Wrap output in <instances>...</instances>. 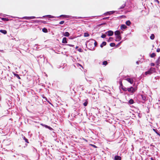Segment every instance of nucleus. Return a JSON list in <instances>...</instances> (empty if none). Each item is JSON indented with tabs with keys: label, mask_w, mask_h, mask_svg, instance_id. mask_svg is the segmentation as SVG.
Instances as JSON below:
<instances>
[{
	"label": "nucleus",
	"mask_w": 160,
	"mask_h": 160,
	"mask_svg": "<svg viewBox=\"0 0 160 160\" xmlns=\"http://www.w3.org/2000/svg\"><path fill=\"white\" fill-rule=\"evenodd\" d=\"M156 72V69L155 68H151L147 71L145 72V74L146 75L148 74L150 75Z\"/></svg>",
	"instance_id": "obj_1"
},
{
	"label": "nucleus",
	"mask_w": 160,
	"mask_h": 160,
	"mask_svg": "<svg viewBox=\"0 0 160 160\" xmlns=\"http://www.w3.org/2000/svg\"><path fill=\"white\" fill-rule=\"evenodd\" d=\"M127 90L129 92L133 93L137 90V88H133V87H131L130 88H128Z\"/></svg>",
	"instance_id": "obj_2"
},
{
	"label": "nucleus",
	"mask_w": 160,
	"mask_h": 160,
	"mask_svg": "<svg viewBox=\"0 0 160 160\" xmlns=\"http://www.w3.org/2000/svg\"><path fill=\"white\" fill-rule=\"evenodd\" d=\"M138 98L139 99H142L144 101L146 100V97L144 95L140 94L138 95Z\"/></svg>",
	"instance_id": "obj_3"
},
{
	"label": "nucleus",
	"mask_w": 160,
	"mask_h": 160,
	"mask_svg": "<svg viewBox=\"0 0 160 160\" xmlns=\"http://www.w3.org/2000/svg\"><path fill=\"white\" fill-rule=\"evenodd\" d=\"M108 33V36H112L113 34V32L111 30L108 31L107 32H106V33Z\"/></svg>",
	"instance_id": "obj_4"
},
{
	"label": "nucleus",
	"mask_w": 160,
	"mask_h": 160,
	"mask_svg": "<svg viewBox=\"0 0 160 160\" xmlns=\"http://www.w3.org/2000/svg\"><path fill=\"white\" fill-rule=\"evenodd\" d=\"M122 39V38L120 35L116 36V41H120Z\"/></svg>",
	"instance_id": "obj_5"
},
{
	"label": "nucleus",
	"mask_w": 160,
	"mask_h": 160,
	"mask_svg": "<svg viewBox=\"0 0 160 160\" xmlns=\"http://www.w3.org/2000/svg\"><path fill=\"white\" fill-rule=\"evenodd\" d=\"M126 80L131 84H132L133 82V80L132 78H127Z\"/></svg>",
	"instance_id": "obj_6"
},
{
	"label": "nucleus",
	"mask_w": 160,
	"mask_h": 160,
	"mask_svg": "<svg viewBox=\"0 0 160 160\" xmlns=\"http://www.w3.org/2000/svg\"><path fill=\"white\" fill-rule=\"evenodd\" d=\"M23 18L26 19H32L35 18V17L34 16L32 17H24Z\"/></svg>",
	"instance_id": "obj_7"
},
{
	"label": "nucleus",
	"mask_w": 160,
	"mask_h": 160,
	"mask_svg": "<svg viewBox=\"0 0 160 160\" xmlns=\"http://www.w3.org/2000/svg\"><path fill=\"white\" fill-rule=\"evenodd\" d=\"M114 160H121V158L120 156L116 155L114 157Z\"/></svg>",
	"instance_id": "obj_8"
},
{
	"label": "nucleus",
	"mask_w": 160,
	"mask_h": 160,
	"mask_svg": "<svg viewBox=\"0 0 160 160\" xmlns=\"http://www.w3.org/2000/svg\"><path fill=\"white\" fill-rule=\"evenodd\" d=\"M114 34L116 36L119 35L120 34V32L119 30H117L114 32Z\"/></svg>",
	"instance_id": "obj_9"
},
{
	"label": "nucleus",
	"mask_w": 160,
	"mask_h": 160,
	"mask_svg": "<svg viewBox=\"0 0 160 160\" xmlns=\"http://www.w3.org/2000/svg\"><path fill=\"white\" fill-rule=\"evenodd\" d=\"M126 6V3L125 2H123V4H122L121 5V6H120L119 8L118 9H122L124 7Z\"/></svg>",
	"instance_id": "obj_10"
},
{
	"label": "nucleus",
	"mask_w": 160,
	"mask_h": 160,
	"mask_svg": "<svg viewBox=\"0 0 160 160\" xmlns=\"http://www.w3.org/2000/svg\"><path fill=\"white\" fill-rule=\"evenodd\" d=\"M62 42V43H66L67 42V38L65 37L63 38Z\"/></svg>",
	"instance_id": "obj_11"
},
{
	"label": "nucleus",
	"mask_w": 160,
	"mask_h": 160,
	"mask_svg": "<svg viewBox=\"0 0 160 160\" xmlns=\"http://www.w3.org/2000/svg\"><path fill=\"white\" fill-rule=\"evenodd\" d=\"M127 28V26L124 24L122 25L120 27V28L121 29H126Z\"/></svg>",
	"instance_id": "obj_12"
},
{
	"label": "nucleus",
	"mask_w": 160,
	"mask_h": 160,
	"mask_svg": "<svg viewBox=\"0 0 160 160\" xmlns=\"http://www.w3.org/2000/svg\"><path fill=\"white\" fill-rule=\"evenodd\" d=\"M107 43L106 42L104 41L102 42V43L100 45V47L102 48L104 46H105L106 45Z\"/></svg>",
	"instance_id": "obj_13"
},
{
	"label": "nucleus",
	"mask_w": 160,
	"mask_h": 160,
	"mask_svg": "<svg viewBox=\"0 0 160 160\" xmlns=\"http://www.w3.org/2000/svg\"><path fill=\"white\" fill-rule=\"evenodd\" d=\"M160 62V57H158V59L156 60V63L157 65H158Z\"/></svg>",
	"instance_id": "obj_14"
},
{
	"label": "nucleus",
	"mask_w": 160,
	"mask_h": 160,
	"mask_svg": "<svg viewBox=\"0 0 160 160\" xmlns=\"http://www.w3.org/2000/svg\"><path fill=\"white\" fill-rule=\"evenodd\" d=\"M0 32L2 33H3L4 34H5L7 33V31L6 30H0Z\"/></svg>",
	"instance_id": "obj_15"
},
{
	"label": "nucleus",
	"mask_w": 160,
	"mask_h": 160,
	"mask_svg": "<svg viewBox=\"0 0 160 160\" xmlns=\"http://www.w3.org/2000/svg\"><path fill=\"white\" fill-rule=\"evenodd\" d=\"M125 23L127 26H130L131 24V22L129 20L127 21Z\"/></svg>",
	"instance_id": "obj_16"
},
{
	"label": "nucleus",
	"mask_w": 160,
	"mask_h": 160,
	"mask_svg": "<svg viewBox=\"0 0 160 160\" xmlns=\"http://www.w3.org/2000/svg\"><path fill=\"white\" fill-rule=\"evenodd\" d=\"M63 35L66 37H68L69 36L70 34L68 32H66L64 33Z\"/></svg>",
	"instance_id": "obj_17"
},
{
	"label": "nucleus",
	"mask_w": 160,
	"mask_h": 160,
	"mask_svg": "<svg viewBox=\"0 0 160 160\" xmlns=\"http://www.w3.org/2000/svg\"><path fill=\"white\" fill-rule=\"evenodd\" d=\"M13 74H14V76H15L18 79H21L20 77H19V75L18 74H16L15 73H14Z\"/></svg>",
	"instance_id": "obj_18"
},
{
	"label": "nucleus",
	"mask_w": 160,
	"mask_h": 160,
	"mask_svg": "<svg viewBox=\"0 0 160 160\" xmlns=\"http://www.w3.org/2000/svg\"><path fill=\"white\" fill-rule=\"evenodd\" d=\"M156 56V54L155 53H152L150 55V56L151 58H153Z\"/></svg>",
	"instance_id": "obj_19"
},
{
	"label": "nucleus",
	"mask_w": 160,
	"mask_h": 160,
	"mask_svg": "<svg viewBox=\"0 0 160 160\" xmlns=\"http://www.w3.org/2000/svg\"><path fill=\"white\" fill-rule=\"evenodd\" d=\"M134 101L132 99H130L129 101V103L130 104H132L134 103Z\"/></svg>",
	"instance_id": "obj_20"
},
{
	"label": "nucleus",
	"mask_w": 160,
	"mask_h": 160,
	"mask_svg": "<svg viewBox=\"0 0 160 160\" xmlns=\"http://www.w3.org/2000/svg\"><path fill=\"white\" fill-rule=\"evenodd\" d=\"M155 38V36L154 34H152L150 37V38L152 40H153Z\"/></svg>",
	"instance_id": "obj_21"
},
{
	"label": "nucleus",
	"mask_w": 160,
	"mask_h": 160,
	"mask_svg": "<svg viewBox=\"0 0 160 160\" xmlns=\"http://www.w3.org/2000/svg\"><path fill=\"white\" fill-rule=\"evenodd\" d=\"M1 19L3 21H8L9 19L6 18H1Z\"/></svg>",
	"instance_id": "obj_22"
},
{
	"label": "nucleus",
	"mask_w": 160,
	"mask_h": 160,
	"mask_svg": "<svg viewBox=\"0 0 160 160\" xmlns=\"http://www.w3.org/2000/svg\"><path fill=\"white\" fill-rule=\"evenodd\" d=\"M42 31L44 32H45V33H46V32H47L48 31V30L47 28H43L42 29Z\"/></svg>",
	"instance_id": "obj_23"
},
{
	"label": "nucleus",
	"mask_w": 160,
	"mask_h": 160,
	"mask_svg": "<svg viewBox=\"0 0 160 160\" xmlns=\"http://www.w3.org/2000/svg\"><path fill=\"white\" fill-rule=\"evenodd\" d=\"M153 130L158 135L160 136V133L157 132V130H156V129H153Z\"/></svg>",
	"instance_id": "obj_24"
},
{
	"label": "nucleus",
	"mask_w": 160,
	"mask_h": 160,
	"mask_svg": "<svg viewBox=\"0 0 160 160\" xmlns=\"http://www.w3.org/2000/svg\"><path fill=\"white\" fill-rule=\"evenodd\" d=\"M110 45L112 47H114L115 46V44L114 43H110Z\"/></svg>",
	"instance_id": "obj_25"
},
{
	"label": "nucleus",
	"mask_w": 160,
	"mask_h": 160,
	"mask_svg": "<svg viewBox=\"0 0 160 160\" xmlns=\"http://www.w3.org/2000/svg\"><path fill=\"white\" fill-rule=\"evenodd\" d=\"M84 36L85 37H88L89 36V34L87 33H84Z\"/></svg>",
	"instance_id": "obj_26"
},
{
	"label": "nucleus",
	"mask_w": 160,
	"mask_h": 160,
	"mask_svg": "<svg viewBox=\"0 0 160 160\" xmlns=\"http://www.w3.org/2000/svg\"><path fill=\"white\" fill-rule=\"evenodd\" d=\"M103 65H106L108 64V62L107 61H104L103 62Z\"/></svg>",
	"instance_id": "obj_27"
},
{
	"label": "nucleus",
	"mask_w": 160,
	"mask_h": 160,
	"mask_svg": "<svg viewBox=\"0 0 160 160\" xmlns=\"http://www.w3.org/2000/svg\"><path fill=\"white\" fill-rule=\"evenodd\" d=\"M88 104V102L86 101L83 103V105L85 106H86Z\"/></svg>",
	"instance_id": "obj_28"
},
{
	"label": "nucleus",
	"mask_w": 160,
	"mask_h": 160,
	"mask_svg": "<svg viewBox=\"0 0 160 160\" xmlns=\"http://www.w3.org/2000/svg\"><path fill=\"white\" fill-rule=\"evenodd\" d=\"M112 39H113L112 38L110 37V38H109V40H108V42H109L110 41H112Z\"/></svg>",
	"instance_id": "obj_29"
},
{
	"label": "nucleus",
	"mask_w": 160,
	"mask_h": 160,
	"mask_svg": "<svg viewBox=\"0 0 160 160\" xmlns=\"http://www.w3.org/2000/svg\"><path fill=\"white\" fill-rule=\"evenodd\" d=\"M122 88L124 91H126L128 90L127 88L125 87L123 88V87H122Z\"/></svg>",
	"instance_id": "obj_30"
},
{
	"label": "nucleus",
	"mask_w": 160,
	"mask_h": 160,
	"mask_svg": "<svg viewBox=\"0 0 160 160\" xmlns=\"http://www.w3.org/2000/svg\"><path fill=\"white\" fill-rule=\"evenodd\" d=\"M24 139L25 142L28 143H29L28 139L27 138H26L25 137H24Z\"/></svg>",
	"instance_id": "obj_31"
},
{
	"label": "nucleus",
	"mask_w": 160,
	"mask_h": 160,
	"mask_svg": "<svg viewBox=\"0 0 160 160\" xmlns=\"http://www.w3.org/2000/svg\"><path fill=\"white\" fill-rule=\"evenodd\" d=\"M106 37V35L105 34H102L101 36V37L102 38H105Z\"/></svg>",
	"instance_id": "obj_32"
},
{
	"label": "nucleus",
	"mask_w": 160,
	"mask_h": 160,
	"mask_svg": "<svg viewBox=\"0 0 160 160\" xmlns=\"http://www.w3.org/2000/svg\"><path fill=\"white\" fill-rule=\"evenodd\" d=\"M90 145L92 146V147H94V148H97V147L94 145L92 144H90Z\"/></svg>",
	"instance_id": "obj_33"
},
{
	"label": "nucleus",
	"mask_w": 160,
	"mask_h": 160,
	"mask_svg": "<svg viewBox=\"0 0 160 160\" xmlns=\"http://www.w3.org/2000/svg\"><path fill=\"white\" fill-rule=\"evenodd\" d=\"M41 125L43 126H44L45 127H46V128H47V127H48V126L47 125H45V124H41Z\"/></svg>",
	"instance_id": "obj_34"
},
{
	"label": "nucleus",
	"mask_w": 160,
	"mask_h": 160,
	"mask_svg": "<svg viewBox=\"0 0 160 160\" xmlns=\"http://www.w3.org/2000/svg\"><path fill=\"white\" fill-rule=\"evenodd\" d=\"M64 23V21H62L59 22V24H63Z\"/></svg>",
	"instance_id": "obj_35"
},
{
	"label": "nucleus",
	"mask_w": 160,
	"mask_h": 160,
	"mask_svg": "<svg viewBox=\"0 0 160 160\" xmlns=\"http://www.w3.org/2000/svg\"><path fill=\"white\" fill-rule=\"evenodd\" d=\"M95 42L94 43L95 46L96 47L97 45V42L96 41H94Z\"/></svg>",
	"instance_id": "obj_36"
},
{
	"label": "nucleus",
	"mask_w": 160,
	"mask_h": 160,
	"mask_svg": "<svg viewBox=\"0 0 160 160\" xmlns=\"http://www.w3.org/2000/svg\"><path fill=\"white\" fill-rule=\"evenodd\" d=\"M150 66H155V64L153 63H150Z\"/></svg>",
	"instance_id": "obj_37"
},
{
	"label": "nucleus",
	"mask_w": 160,
	"mask_h": 160,
	"mask_svg": "<svg viewBox=\"0 0 160 160\" xmlns=\"http://www.w3.org/2000/svg\"><path fill=\"white\" fill-rule=\"evenodd\" d=\"M47 128L49 129V130H51L52 129V128H51V127L48 126Z\"/></svg>",
	"instance_id": "obj_38"
},
{
	"label": "nucleus",
	"mask_w": 160,
	"mask_h": 160,
	"mask_svg": "<svg viewBox=\"0 0 160 160\" xmlns=\"http://www.w3.org/2000/svg\"><path fill=\"white\" fill-rule=\"evenodd\" d=\"M78 51L80 52H82V50L81 48H79L78 49Z\"/></svg>",
	"instance_id": "obj_39"
},
{
	"label": "nucleus",
	"mask_w": 160,
	"mask_h": 160,
	"mask_svg": "<svg viewBox=\"0 0 160 160\" xmlns=\"http://www.w3.org/2000/svg\"><path fill=\"white\" fill-rule=\"evenodd\" d=\"M157 52H160V49L159 48H158L157 49Z\"/></svg>",
	"instance_id": "obj_40"
},
{
	"label": "nucleus",
	"mask_w": 160,
	"mask_h": 160,
	"mask_svg": "<svg viewBox=\"0 0 160 160\" xmlns=\"http://www.w3.org/2000/svg\"><path fill=\"white\" fill-rule=\"evenodd\" d=\"M70 47H73L74 45H72V44H69L68 45Z\"/></svg>",
	"instance_id": "obj_41"
},
{
	"label": "nucleus",
	"mask_w": 160,
	"mask_h": 160,
	"mask_svg": "<svg viewBox=\"0 0 160 160\" xmlns=\"http://www.w3.org/2000/svg\"><path fill=\"white\" fill-rule=\"evenodd\" d=\"M120 84L121 86H122L123 87L122 84V82H120Z\"/></svg>",
	"instance_id": "obj_42"
},
{
	"label": "nucleus",
	"mask_w": 160,
	"mask_h": 160,
	"mask_svg": "<svg viewBox=\"0 0 160 160\" xmlns=\"http://www.w3.org/2000/svg\"><path fill=\"white\" fill-rule=\"evenodd\" d=\"M154 1L155 2H157L158 3H159V1H158V0H154Z\"/></svg>",
	"instance_id": "obj_43"
},
{
	"label": "nucleus",
	"mask_w": 160,
	"mask_h": 160,
	"mask_svg": "<svg viewBox=\"0 0 160 160\" xmlns=\"http://www.w3.org/2000/svg\"><path fill=\"white\" fill-rule=\"evenodd\" d=\"M47 16L49 17L50 18H51V15H47Z\"/></svg>",
	"instance_id": "obj_44"
},
{
	"label": "nucleus",
	"mask_w": 160,
	"mask_h": 160,
	"mask_svg": "<svg viewBox=\"0 0 160 160\" xmlns=\"http://www.w3.org/2000/svg\"><path fill=\"white\" fill-rule=\"evenodd\" d=\"M78 48V46H77L75 48H76V49H77Z\"/></svg>",
	"instance_id": "obj_45"
},
{
	"label": "nucleus",
	"mask_w": 160,
	"mask_h": 160,
	"mask_svg": "<svg viewBox=\"0 0 160 160\" xmlns=\"http://www.w3.org/2000/svg\"><path fill=\"white\" fill-rule=\"evenodd\" d=\"M43 23H46V21H43Z\"/></svg>",
	"instance_id": "obj_46"
},
{
	"label": "nucleus",
	"mask_w": 160,
	"mask_h": 160,
	"mask_svg": "<svg viewBox=\"0 0 160 160\" xmlns=\"http://www.w3.org/2000/svg\"><path fill=\"white\" fill-rule=\"evenodd\" d=\"M64 15H61L60 16V17H64Z\"/></svg>",
	"instance_id": "obj_47"
},
{
	"label": "nucleus",
	"mask_w": 160,
	"mask_h": 160,
	"mask_svg": "<svg viewBox=\"0 0 160 160\" xmlns=\"http://www.w3.org/2000/svg\"><path fill=\"white\" fill-rule=\"evenodd\" d=\"M43 98H45V99H46V97H42Z\"/></svg>",
	"instance_id": "obj_48"
},
{
	"label": "nucleus",
	"mask_w": 160,
	"mask_h": 160,
	"mask_svg": "<svg viewBox=\"0 0 160 160\" xmlns=\"http://www.w3.org/2000/svg\"><path fill=\"white\" fill-rule=\"evenodd\" d=\"M121 43V42H119V43H118V45H119Z\"/></svg>",
	"instance_id": "obj_49"
},
{
	"label": "nucleus",
	"mask_w": 160,
	"mask_h": 160,
	"mask_svg": "<svg viewBox=\"0 0 160 160\" xmlns=\"http://www.w3.org/2000/svg\"><path fill=\"white\" fill-rule=\"evenodd\" d=\"M105 18H103V19H105Z\"/></svg>",
	"instance_id": "obj_50"
}]
</instances>
